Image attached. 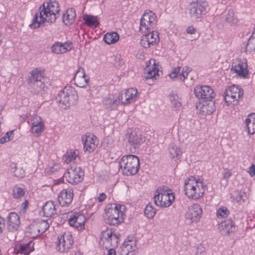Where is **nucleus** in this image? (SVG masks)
I'll return each mask as SVG.
<instances>
[{
  "label": "nucleus",
  "instance_id": "7",
  "mask_svg": "<svg viewBox=\"0 0 255 255\" xmlns=\"http://www.w3.org/2000/svg\"><path fill=\"white\" fill-rule=\"evenodd\" d=\"M209 10L210 7L206 1L198 0L190 2L189 5L190 16L191 18L196 20L201 18Z\"/></svg>",
  "mask_w": 255,
  "mask_h": 255
},
{
  "label": "nucleus",
  "instance_id": "4",
  "mask_svg": "<svg viewBox=\"0 0 255 255\" xmlns=\"http://www.w3.org/2000/svg\"><path fill=\"white\" fill-rule=\"evenodd\" d=\"M56 99L59 103V106L65 110L77 104L78 96L74 88L67 86L59 92Z\"/></svg>",
  "mask_w": 255,
  "mask_h": 255
},
{
  "label": "nucleus",
  "instance_id": "8",
  "mask_svg": "<svg viewBox=\"0 0 255 255\" xmlns=\"http://www.w3.org/2000/svg\"><path fill=\"white\" fill-rule=\"evenodd\" d=\"M64 178L71 184H77L81 182L84 177V171L80 167H71L64 173Z\"/></svg>",
  "mask_w": 255,
  "mask_h": 255
},
{
  "label": "nucleus",
  "instance_id": "64",
  "mask_svg": "<svg viewBox=\"0 0 255 255\" xmlns=\"http://www.w3.org/2000/svg\"><path fill=\"white\" fill-rule=\"evenodd\" d=\"M113 248H111L109 250L108 252V255H117L115 250Z\"/></svg>",
  "mask_w": 255,
  "mask_h": 255
},
{
  "label": "nucleus",
  "instance_id": "20",
  "mask_svg": "<svg viewBox=\"0 0 255 255\" xmlns=\"http://www.w3.org/2000/svg\"><path fill=\"white\" fill-rule=\"evenodd\" d=\"M137 247L134 243L125 241L118 250L119 255H134Z\"/></svg>",
  "mask_w": 255,
  "mask_h": 255
},
{
  "label": "nucleus",
  "instance_id": "34",
  "mask_svg": "<svg viewBox=\"0 0 255 255\" xmlns=\"http://www.w3.org/2000/svg\"><path fill=\"white\" fill-rule=\"evenodd\" d=\"M168 150L170 153V156L172 158L178 157L182 154V151L180 148L174 143H171L169 145Z\"/></svg>",
  "mask_w": 255,
  "mask_h": 255
},
{
  "label": "nucleus",
  "instance_id": "59",
  "mask_svg": "<svg viewBox=\"0 0 255 255\" xmlns=\"http://www.w3.org/2000/svg\"><path fill=\"white\" fill-rule=\"evenodd\" d=\"M186 31L188 33L194 34L196 30L193 26H190L187 28Z\"/></svg>",
  "mask_w": 255,
  "mask_h": 255
},
{
  "label": "nucleus",
  "instance_id": "10",
  "mask_svg": "<svg viewBox=\"0 0 255 255\" xmlns=\"http://www.w3.org/2000/svg\"><path fill=\"white\" fill-rule=\"evenodd\" d=\"M156 22V15L153 12H144L140 19V31L146 32L153 29Z\"/></svg>",
  "mask_w": 255,
  "mask_h": 255
},
{
  "label": "nucleus",
  "instance_id": "12",
  "mask_svg": "<svg viewBox=\"0 0 255 255\" xmlns=\"http://www.w3.org/2000/svg\"><path fill=\"white\" fill-rule=\"evenodd\" d=\"M194 94L198 99L204 102L212 100L215 96L213 89L207 85H199L196 87L194 89Z\"/></svg>",
  "mask_w": 255,
  "mask_h": 255
},
{
  "label": "nucleus",
  "instance_id": "13",
  "mask_svg": "<svg viewBox=\"0 0 255 255\" xmlns=\"http://www.w3.org/2000/svg\"><path fill=\"white\" fill-rule=\"evenodd\" d=\"M73 244L72 235L69 233H64L58 238L56 249L61 253H65L72 248Z\"/></svg>",
  "mask_w": 255,
  "mask_h": 255
},
{
  "label": "nucleus",
  "instance_id": "9",
  "mask_svg": "<svg viewBox=\"0 0 255 255\" xmlns=\"http://www.w3.org/2000/svg\"><path fill=\"white\" fill-rule=\"evenodd\" d=\"M202 214V209L200 206L197 204H193L189 207L186 213L185 221L187 224L197 223L199 222Z\"/></svg>",
  "mask_w": 255,
  "mask_h": 255
},
{
  "label": "nucleus",
  "instance_id": "36",
  "mask_svg": "<svg viewBox=\"0 0 255 255\" xmlns=\"http://www.w3.org/2000/svg\"><path fill=\"white\" fill-rule=\"evenodd\" d=\"M119 39V35L116 32L106 33L104 37V40L108 44L116 43Z\"/></svg>",
  "mask_w": 255,
  "mask_h": 255
},
{
  "label": "nucleus",
  "instance_id": "5",
  "mask_svg": "<svg viewBox=\"0 0 255 255\" xmlns=\"http://www.w3.org/2000/svg\"><path fill=\"white\" fill-rule=\"evenodd\" d=\"M119 164L123 173L127 176L136 174L140 168L139 159L132 154L124 155L120 160Z\"/></svg>",
  "mask_w": 255,
  "mask_h": 255
},
{
  "label": "nucleus",
  "instance_id": "60",
  "mask_svg": "<svg viewBox=\"0 0 255 255\" xmlns=\"http://www.w3.org/2000/svg\"><path fill=\"white\" fill-rule=\"evenodd\" d=\"M249 172L251 176H253L255 174V166L254 165H252L250 168H249Z\"/></svg>",
  "mask_w": 255,
  "mask_h": 255
},
{
  "label": "nucleus",
  "instance_id": "53",
  "mask_svg": "<svg viewBox=\"0 0 255 255\" xmlns=\"http://www.w3.org/2000/svg\"><path fill=\"white\" fill-rule=\"evenodd\" d=\"M154 203L157 206L162 207V204L161 201V195H160L158 192L156 193L155 192L154 193Z\"/></svg>",
  "mask_w": 255,
  "mask_h": 255
},
{
  "label": "nucleus",
  "instance_id": "16",
  "mask_svg": "<svg viewBox=\"0 0 255 255\" xmlns=\"http://www.w3.org/2000/svg\"><path fill=\"white\" fill-rule=\"evenodd\" d=\"M197 185L192 186L190 194L187 197L189 198L193 199H197L202 197L205 191V185L204 183L200 179L196 180Z\"/></svg>",
  "mask_w": 255,
  "mask_h": 255
},
{
  "label": "nucleus",
  "instance_id": "58",
  "mask_svg": "<svg viewBox=\"0 0 255 255\" xmlns=\"http://www.w3.org/2000/svg\"><path fill=\"white\" fill-rule=\"evenodd\" d=\"M4 226V220L0 216V234L2 232V230Z\"/></svg>",
  "mask_w": 255,
  "mask_h": 255
},
{
  "label": "nucleus",
  "instance_id": "28",
  "mask_svg": "<svg viewBox=\"0 0 255 255\" xmlns=\"http://www.w3.org/2000/svg\"><path fill=\"white\" fill-rule=\"evenodd\" d=\"M246 127L250 134L255 133V113L250 114L245 120Z\"/></svg>",
  "mask_w": 255,
  "mask_h": 255
},
{
  "label": "nucleus",
  "instance_id": "32",
  "mask_svg": "<svg viewBox=\"0 0 255 255\" xmlns=\"http://www.w3.org/2000/svg\"><path fill=\"white\" fill-rule=\"evenodd\" d=\"M104 105L105 107L110 110L112 111L116 109L119 104V101L117 100H114L112 96L106 97L104 100Z\"/></svg>",
  "mask_w": 255,
  "mask_h": 255
},
{
  "label": "nucleus",
  "instance_id": "50",
  "mask_svg": "<svg viewBox=\"0 0 255 255\" xmlns=\"http://www.w3.org/2000/svg\"><path fill=\"white\" fill-rule=\"evenodd\" d=\"M60 44V42H55L51 47L52 51L56 54L62 53Z\"/></svg>",
  "mask_w": 255,
  "mask_h": 255
},
{
  "label": "nucleus",
  "instance_id": "2",
  "mask_svg": "<svg viewBox=\"0 0 255 255\" xmlns=\"http://www.w3.org/2000/svg\"><path fill=\"white\" fill-rule=\"evenodd\" d=\"M126 207L124 205L115 203L109 204L106 207V222L110 225L118 226L124 222V211Z\"/></svg>",
  "mask_w": 255,
  "mask_h": 255
},
{
  "label": "nucleus",
  "instance_id": "47",
  "mask_svg": "<svg viewBox=\"0 0 255 255\" xmlns=\"http://www.w3.org/2000/svg\"><path fill=\"white\" fill-rule=\"evenodd\" d=\"M11 136H13V130L7 132L3 137L0 139V143L3 144L12 139Z\"/></svg>",
  "mask_w": 255,
  "mask_h": 255
},
{
  "label": "nucleus",
  "instance_id": "33",
  "mask_svg": "<svg viewBox=\"0 0 255 255\" xmlns=\"http://www.w3.org/2000/svg\"><path fill=\"white\" fill-rule=\"evenodd\" d=\"M196 180L194 176H191L188 178V179L185 180L184 183V191L187 196L188 194H190L191 192V188L192 186L197 185Z\"/></svg>",
  "mask_w": 255,
  "mask_h": 255
},
{
  "label": "nucleus",
  "instance_id": "45",
  "mask_svg": "<svg viewBox=\"0 0 255 255\" xmlns=\"http://www.w3.org/2000/svg\"><path fill=\"white\" fill-rule=\"evenodd\" d=\"M45 128L44 125H41L38 126H36L35 127H31V130L32 132L35 134V135L37 136H40L41 132L44 130Z\"/></svg>",
  "mask_w": 255,
  "mask_h": 255
},
{
  "label": "nucleus",
  "instance_id": "43",
  "mask_svg": "<svg viewBox=\"0 0 255 255\" xmlns=\"http://www.w3.org/2000/svg\"><path fill=\"white\" fill-rule=\"evenodd\" d=\"M74 84L78 87L83 88L88 84L89 79L86 77L80 78H73Z\"/></svg>",
  "mask_w": 255,
  "mask_h": 255
},
{
  "label": "nucleus",
  "instance_id": "41",
  "mask_svg": "<svg viewBox=\"0 0 255 255\" xmlns=\"http://www.w3.org/2000/svg\"><path fill=\"white\" fill-rule=\"evenodd\" d=\"M25 193L22 188L17 186H15L12 190V195L14 198H20L24 196Z\"/></svg>",
  "mask_w": 255,
  "mask_h": 255
},
{
  "label": "nucleus",
  "instance_id": "62",
  "mask_svg": "<svg viewBox=\"0 0 255 255\" xmlns=\"http://www.w3.org/2000/svg\"><path fill=\"white\" fill-rule=\"evenodd\" d=\"M244 196V194L242 192L238 193V195L236 197V200L237 202H241L242 200L243 201H244V199H243V197Z\"/></svg>",
  "mask_w": 255,
  "mask_h": 255
},
{
  "label": "nucleus",
  "instance_id": "61",
  "mask_svg": "<svg viewBox=\"0 0 255 255\" xmlns=\"http://www.w3.org/2000/svg\"><path fill=\"white\" fill-rule=\"evenodd\" d=\"M106 197V195L104 193H100L98 198L99 202H103L105 199Z\"/></svg>",
  "mask_w": 255,
  "mask_h": 255
},
{
  "label": "nucleus",
  "instance_id": "11",
  "mask_svg": "<svg viewBox=\"0 0 255 255\" xmlns=\"http://www.w3.org/2000/svg\"><path fill=\"white\" fill-rule=\"evenodd\" d=\"M121 235L114 234L111 230L103 231L101 233V240L106 248L108 247L116 248L118 245V242Z\"/></svg>",
  "mask_w": 255,
  "mask_h": 255
},
{
  "label": "nucleus",
  "instance_id": "27",
  "mask_svg": "<svg viewBox=\"0 0 255 255\" xmlns=\"http://www.w3.org/2000/svg\"><path fill=\"white\" fill-rule=\"evenodd\" d=\"M232 71H234L240 77L246 78L248 75L247 65L244 63H240L234 66H232Z\"/></svg>",
  "mask_w": 255,
  "mask_h": 255
},
{
  "label": "nucleus",
  "instance_id": "22",
  "mask_svg": "<svg viewBox=\"0 0 255 255\" xmlns=\"http://www.w3.org/2000/svg\"><path fill=\"white\" fill-rule=\"evenodd\" d=\"M34 243L30 241L27 243L20 244L19 245H16L14 247V253L15 254H23L28 255L34 250Z\"/></svg>",
  "mask_w": 255,
  "mask_h": 255
},
{
  "label": "nucleus",
  "instance_id": "1",
  "mask_svg": "<svg viewBox=\"0 0 255 255\" xmlns=\"http://www.w3.org/2000/svg\"><path fill=\"white\" fill-rule=\"evenodd\" d=\"M60 11L59 4L56 1L44 2L38 8L35 14L32 23L29 26L32 29H36L45 22H54Z\"/></svg>",
  "mask_w": 255,
  "mask_h": 255
},
{
  "label": "nucleus",
  "instance_id": "49",
  "mask_svg": "<svg viewBox=\"0 0 255 255\" xmlns=\"http://www.w3.org/2000/svg\"><path fill=\"white\" fill-rule=\"evenodd\" d=\"M60 47L61 48L62 53H65L67 51H69L72 49V42H66L64 43H61Z\"/></svg>",
  "mask_w": 255,
  "mask_h": 255
},
{
  "label": "nucleus",
  "instance_id": "21",
  "mask_svg": "<svg viewBox=\"0 0 255 255\" xmlns=\"http://www.w3.org/2000/svg\"><path fill=\"white\" fill-rule=\"evenodd\" d=\"M236 229V227L234 223L231 219H227L222 222L219 226V229L221 234L224 236L235 232Z\"/></svg>",
  "mask_w": 255,
  "mask_h": 255
},
{
  "label": "nucleus",
  "instance_id": "35",
  "mask_svg": "<svg viewBox=\"0 0 255 255\" xmlns=\"http://www.w3.org/2000/svg\"><path fill=\"white\" fill-rule=\"evenodd\" d=\"M128 100V103L130 104L134 102L137 96V91L134 88H129L124 92Z\"/></svg>",
  "mask_w": 255,
  "mask_h": 255
},
{
  "label": "nucleus",
  "instance_id": "55",
  "mask_svg": "<svg viewBox=\"0 0 255 255\" xmlns=\"http://www.w3.org/2000/svg\"><path fill=\"white\" fill-rule=\"evenodd\" d=\"M180 67L178 66L175 68L172 72L169 74L170 77L172 79H174L178 75L179 73L180 72Z\"/></svg>",
  "mask_w": 255,
  "mask_h": 255
},
{
  "label": "nucleus",
  "instance_id": "3",
  "mask_svg": "<svg viewBox=\"0 0 255 255\" xmlns=\"http://www.w3.org/2000/svg\"><path fill=\"white\" fill-rule=\"evenodd\" d=\"M44 71L39 68H36L30 73L28 79V84L31 92L35 94H39L45 91L47 88L45 83Z\"/></svg>",
  "mask_w": 255,
  "mask_h": 255
},
{
  "label": "nucleus",
  "instance_id": "37",
  "mask_svg": "<svg viewBox=\"0 0 255 255\" xmlns=\"http://www.w3.org/2000/svg\"><path fill=\"white\" fill-rule=\"evenodd\" d=\"M37 231L39 234L44 233L49 227V224L45 220H40L36 223Z\"/></svg>",
  "mask_w": 255,
  "mask_h": 255
},
{
  "label": "nucleus",
  "instance_id": "42",
  "mask_svg": "<svg viewBox=\"0 0 255 255\" xmlns=\"http://www.w3.org/2000/svg\"><path fill=\"white\" fill-rule=\"evenodd\" d=\"M229 213L230 212L227 207H222L217 211L216 215L218 218H224L227 217Z\"/></svg>",
  "mask_w": 255,
  "mask_h": 255
},
{
  "label": "nucleus",
  "instance_id": "23",
  "mask_svg": "<svg viewBox=\"0 0 255 255\" xmlns=\"http://www.w3.org/2000/svg\"><path fill=\"white\" fill-rule=\"evenodd\" d=\"M148 63L151 65H148V62L146 63V67L144 69V77L146 79H151L155 77L158 72V69L156 67L154 59H150Z\"/></svg>",
  "mask_w": 255,
  "mask_h": 255
},
{
  "label": "nucleus",
  "instance_id": "14",
  "mask_svg": "<svg viewBox=\"0 0 255 255\" xmlns=\"http://www.w3.org/2000/svg\"><path fill=\"white\" fill-rule=\"evenodd\" d=\"M159 33L157 31L152 30L142 37L140 43L141 46L148 48L151 46H154L159 41Z\"/></svg>",
  "mask_w": 255,
  "mask_h": 255
},
{
  "label": "nucleus",
  "instance_id": "24",
  "mask_svg": "<svg viewBox=\"0 0 255 255\" xmlns=\"http://www.w3.org/2000/svg\"><path fill=\"white\" fill-rule=\"evenodd\" d=\"M43 216L51 217L56 214V206L52 201H48L42 207Z\"/></svg>",
  "mask_w": 255,
  "mask_h": 255
},
{
  "label": "nucleus",
  "instance_id": "19",
  "mask_svg": "<svg viewBox=\"0 0 255 255\" xmlns=\"http://www.w3.org/2000/svg\"><path fill=\"white\" fill-rule=\"evenodd\" d=\"M96 138V136L94 135L85 134L82 136V141L85 151H87L90 153L96 149L97 147L95 143Z\"/></svg>",
  "mask_w": 255,
  "mask_h": 255
},
{
  "label": "nucleus",
  "instance_id": "25",
  "mask_svg": "<svg viewBox=\"0 0 255 255\" xmlns=\"http://www.w3.org/2000/svg\"><path fill=\"white\" fill-rule=\"evenodd\" d=\"M216 109L215 102L212 100L205 102L200 108V113L203 115H210Z\"/></svg>",
  "mask_w": 255,
  "mask_h": 255
},
{
  "label": "nucleus",
  "instance_id": "31",
  "mask_svg": "<svg viewBox=\"0 0 255 255\" xmlns=\"http://www.w3.org/2000/svg\"><path fill=\"white\" fill-rule=\"evenodd\" d=\"M82 18L85 23L88 26L96 27L99 24V22L96 16L84 14Z\"/></svg>",
  "mask_w": 255,
  "mask_h": 255
},
{
  "label": "nucleus",
  "instance_id": "51",
  "mask_svg": "<svg viewBox=\"0 0 255 255\" xmlns=\"http://www.w3.org/2000/svg\"><path fill=\"white\" fill-rule=\"evenodd\" d=\"M84 77H86L85 70L83 68L79 67L76 71V72L73 78H80Z\"/></svg>",
  "mask_w": 255,
  "mask_h": 255
},
{
  "label": "nucleus",
  "instance_id": "46",
  "mask_svg": "<svg viewBox=\"0 0 255 255\" xmlns=\"http://www.w3.org/2000/svg\"><path fill=\"white\" fill-rule=\"evenodd\" d=\"M31 127H35L36 126L44 125L42 119L40 117L35 115L32 117L31 120Z\"/></svg>",
  "mask_w": 255,
  "mask_h": 255
},
{
  "label": "nucleus",
  "instance_id": "30",
  "mask_svg": "<svg viewBox=\"0 0 255 255\" xmlns=\"http://www.w3.org/2000/svg\"><path fill=\"white\" fill-rule=\"evenodd\" d=\"M128 139L129 145L133 146L134 148H135L138 144H140L142 141L141 135L134 131L131 132L128 135Z\"/></svg>",
  "mask_w": 255,
  "mask_h": 255
},
{
  "label": "nucleus",
  "instance_id": "40",
  "mask_svg": "<svg viewBox=\"0 0 255 255\" xmlns=\"http://www.w3.org/2000/svg\"><path fill=\"white\" fill-rule=\"evenodd\" d=\"M78 154L76 153L75 151L70 150L69 152H67L66 154L63 156V160L67 163L71 162L74 161Z\"/></svg>",
  "mask_w": 255,
  "mask_h": 255
},
{
  "label": "nucleus",
  "instance_id": "17",
  "mask_svg": "<svg viewBox=\"0 0 255 255\" xmlns=\"http://www.w3.org/2000/svg\"><path fill=\"white\" fill-rule=\"evenodd\" d=\"M86 218L83 214L75 213L69 219V223L71 226L76 228L79 230L84 229Z\"/></svg>",
  "mask_w": 255,
  "mask_h": 255
},
{
  "label": "nucleus",
  "instance_id": "44",
  "mask_svg": "<svg viewBox=\"0 0 255 255\" xmlns=\"http://www.w3.org/2000/svg\"><path fill=\"white\" fill-rule=\"evenodd\" d=\"M246 52H251L255 50V39L253 38L252 36H251L249 39L245 47Z\"/></svg>",
  "mask_w": 255,
  "mask_h": 255
},
{
  "label": "nucleus",
  "instance_id": "18",
  "mask_svg": "<svg viewBox=\"0 0 255 255\" xmlns=\"http://www.w3.org/2000/svg\"><path fill=\"white\" fill-rule=\"evenodd\" d=\"M7 219V230L11 232L17 230L20 223V218L18 215L15 212H10Z\"/></svg>",
  "mask_w": 255,
  "mask_h": 255
},
{
  "label": "nucleus",
  "instance_id": "56",
  "mask_svg": "<svg viewBox=\"0 0 255 255\" xmlns=\"http://www.w3.org/2000/svg\"><path fill=\"white\" fill-rule=\"evenodd\" d=\"M155 192L156 193L158 192L161 195L162 194H163V193H171L170 190L167 189V188H165V187H158Z\"/></svg>",
  "mask_w": 255,
  "mask_h": 255
},
{
  "label": "nucleus",
  "instance_id": "15",
  "mask_svg": "<svg viewBox=\"0 0 255 255\" xmlns=\"http://www.w3.org/2000/svg\"><path fill=\"white\" fill-rule=\"evenodd\" d=\"M73 191L72 188L63 189L58 194V200L63 207H68L72 203L73 198Z\"/></svg>",
  "mask_w": 255,
  "mask_h": 255
},
{
  "label": "nucleus",
  "instance_id": "54",
  "mask_svg": "<svg viewBox=\"0 0 255 255\" xmlns=\"http://www.w3.org/2000/svg\"><path fill=\"white\" fill-rule=\"evenodd\" d=\"M117 101H119V104L121 103L123 105H127L129 104L127 102L128 100L124 93H123L119 95L118 97V100Z\"/></svg>",
  "mask_w": 255,
  "mask_h": 255
},
{
  "label": "nucleus",
  "instance_id": "29",
  "mask_svg": "<svg viewBox=\"0 0 255 255\" xmlns=\"http://www.w3.org/2000/svg\"><path fill=\"white\" fill-rule=\"evenodd\" d=\"M175 199V196L173 193H163L161 195V201L162 208L168 207L170 206Z\"/></svg>",
  "mask_w": 255,
  "mask_h": 255
},
{
  "label": "nucleus",
  "instance_id": "63",
  "mask_svg": "<svg viewBox=\"0 0 255 255\" xmlns=\"http://www.w3.org/2000/svg\"><path fill=\"white\" fill-rule=\"evenodd\" d=\"M188 74L186 72H183L182 71V73L180 74V79L182 80V81H184V80L187 78Z\"/></svg>",
  "mask_w": 255,
  "mask_h": 255
},
{
  "label": "nucleus",
  "instance_id": "57",
  "mask_svg": "<svg viewBox=\"0 0 255 255\" xmlns=\"http://www.w3.org/2000/svg\"><path fill=\"white\" fill-rule=\"evenodd\" d=\"M223 175L224 176V178L228 180L231 176L232 173L230 170L226 168H224L223 171Z\"/></svg>",
  "mask_w": 255,
  "mask_h": 255
},
{
  "label": "nucleus",
  "instance_id": "38",
  "mask_svg": "<svg viewBox=\"0 0 255 255\" xmlns=\"http://www.w3.org/2000/svg\"><path fill=\"white\" fill-rule=\"evenodd\" d=\"M225 19L231 25L237 24L238 21V19L237 17L235 16V14L232 9L228 10L227 13L225 15Z\"/></svg>",
  "mask_w": 255,
  "mask_h": 255
},
{
  "label": "nucleus",
  "instance_id": "48",
  "mask_svg": "<svg viewBox=\"0 0 255 255\" xmlns=\"http://www.w3.org/2000/svg\"><path fill=\"white\" fill-rule=\"evenodd\" d=\"M14 174L18 178H23L25 176V171L22 167L15 166L14 167Z\"/></svg>",
  "mask_w": 255,
  "mask_h": 255
},
{
  "label": "nucleus",
  "instance_id": "6",
  "mask_svg": "<svg viewBox=\"0 0 255 255\" xmlns=\"http://www.w3.org/2000/svg\"><path fill=\"white\" fill-rule=\"evenodd\" d=\"M243 89L239 85H232L228 87L224 93V100L228 106L237 105L242 100Z\"/></svg>",
  "mask_w": 255,
  "mask_h": 255
},
{
  "label": "nucleus",
  "instance_id": "52",
  "mask_svg": "<svg viewBox=\"0 0 255 255\" xmlns=\"http://www.w3.org/2000/svg\"><path fill=\"white\" fill-rule=\"evenodd\" d=\"M205 248L202 244H200L197 247L195 255H204L205 253Z\"/></svg>",
  "mask_w": 255,
  "mask_h": 255
},
{
  "label": "nucleus",
  "instance_id": "26",
  "mask_svg": "<svg viewBox=\"0 0 255 255\" xmlns=\"http://www.w3.org/2000/svg\"><path fill=\"white\" fill-rule=\"evenodd\" d=\"M76 16V12L73 8L68 9L66 12L63 14V22L65 25H70L75 21Z\"/></svg>",
  "mask_w": 255,
  "mask_h": 255
},
{
  "label": "nucleus",
  "instance_id": "39",
  "mask_svg": "<svg viewBox=\"0 0 255 255\" xmlns=\"http://www.w3.org/2000/svg\"><path fill=\"white\" fill-rule=\"evenodd\" d=\"M156 210L153 208L152 206L148 204L144 209V213L148 219H152L156 213Z\"/></svg>",
  "mask_w": 255,
  "mask_h": 255
}]
</instances>
